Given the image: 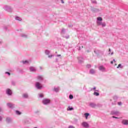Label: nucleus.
I'll return each mask as SVG.
<instances>
[{"mask_svg":"<svg viewBox=\"0 0 128 128\" xmlns=\"http://www.w3.org/2000/svg\"><path fill=\"white\" fill-rule=\"evenodd\" d=\"M50 100L46 98L44 99L42 101L44 104H50Z\"/></svg>","mask_w":128,"mask_h":128,"instance_id":"nucleus-2","label":"nucleus"},{"mask_svg":"<svg viewBox=\"0 0 128 128\" xmlns=\"http://www.w3.org/2000/svg\"><path fill=\"white\" fill-rule=\"evenodd\" d=\"M118 104L119 106H120V104H122V102H118Z\"/></svg>","mask_w":128,"mask_h":128,"instance_id":"nucleus-28","label":"nucleus"},{"mask_svg":"<svg viewBox=\"0 0 128 128\" xmlns=\"http://www.w3.org/2000/svg\"><path fill=\"white\" fill-rule=\"evenodd\" d=\"M109 52H110V48H109Z\"/></svg>","mask_w":128,"mask_h":128,"instance_id":"nucleus-38","label":"nucleus"},{"mask_svg":"<svg viewBox=\"0 0 128 128\" xmlns=\"http://www.w3.org/2000/svg\"><path fill=\"white\" fill-rule=\"evenodd\" d=\"M57 56H60V54L57 55Z\"/></svg>","mask_w":128,"mask_h":128,"instance_id":"nucleus-33","label":"nucleus"},{"mask_svg":"<svg viewBox=\"0 0 128 128\" xmlns=\"http://www.w3.org/2000/svg\"><path fill=\"white\" fill-rule=\"evenodd\" d=\"M16 113L18 114H20V111H16Z\"/></svg>","mask_w":128,"mask_h":128,"instance_id":"nucleus-24","label":"nucleus"},{"mask_svg":"<svg viewBox=\"0 0 128 128\" xmlns=\"http://www.w3.org/2000/svg\"><path fill=\"white\" fill-rule=\"evenodd\" d=\"M0 112H2V109L0 108Z\"/></svg>","mask_w":128,"mask_h":128,"instance_id":"nucleus-36","label":"nucleus"},{"mask_svg":"<svg viewBox=\"0 0 128 128\" xmlns=\"http://www.w3.org/2000/svg\"><path fill=\"white\" fill-rule=\"evenodd\" d=\"M121 66H122V64H119L118 65V66H117V68H122Z\"/></svg>","mask_w":128,"mask_h":128,"instance_id":"nucleus-23","label":"nucleus"},{"mask_svg":"<svg viewBox=\"0 0 128 128\" xmlns=\"http://www.w3.org/2000/svg\"><path fill=\"white\" fill-rule=\"evenodd\" d=\"M61 2H62V4H64V0H61Z\"/></svg>","mask_w":128,"mask_h":128,"instance_id":"nucleus-29","label":"nucleus"},{"mask_svg":"<svg viewBox=\"0 0 128 128\" xmlns=\"http://www.w3.org/2000/svg\"><path fill=\"white\" fill-rule=\"evenodd\" d=\"M94 72H96L92 69L90 70V74H94Z\"/></svg>","mask_w":128,"mask_h":128,"instance_id":"nucleus-14","label":"nucleus"},{"mask_svg":"<svg viewBox=\"0 0 128 128\" xmlns=\"http://www.w3.org/2000/svg\"><path fill=\"white\" fill-rule=\"evenodd\" d=\"M52 56H54V55H50L48 56V58H52Z\"/></svg>","mask_w":128,"mask_h":128,"instance_id":"nucleus-25","label":"nucleus"},{"mask_svg":"<svg viewBox=\"0 0 128 128\" xmlns=\"http://www.w3.org/2000/svg\"><path fill=\"white\" fill-rule=\"evenodd\" d=\"M94 96H100V93H98V92H94Z\"/></svg>","mask_w":128,"mask_h":128,"instance_id":"nucleus-13","label":"nucleus"},{"mask_svg":"<svg viewBox=\"0 0 128 128\" xmlns=\"http://www.w3.org/2000/svg\"><path fill=\"white\" fill-rule=\"evenodd\" d=\"M6 94H8V96H12V90H10V89H7Z\"/></svg>","mask_w":128,"mask_h":128,"instance_id":"nucleus-4","label":"nucleus"},{"mask_svg":"<svg viewBox=\"0 0 128 128\" xmlns=\"http://www.w3.org/2000/svg\"><path fill=\"white\" fill-rule=\"evenodd\" d=\"M74 110V108H70V107H68V110Z\"/></svg>","mask_w":128,"mask_h":128,"instance_id":"nucleus-19","label":"nucleus"},{"mask_svg":"<svg viewBox=\"0 0 128 128\" xmlns=\"http://www.w3.org/2000/svg\"><path fill=\"white\" fill-rule=\"evenodd\" d=\"M96 22H97L98 26H101V24L102 23V21H97Z\"/></svg>","mask_w":128,"mask_h":128,"instance_id":"nucleus-9","label":"nucleus"},{"mask_svg":"<svg viewBox=\"0 0 128 128\" xmlns=\"http://www.w3.org/2000/svg\"><path fill=\"white\" fill-rule=\"evenodd\" d=\"M39 96H40V98H44V94H39Z\"/></svg>","mask_w":128,"mask_h":128,"instance_id":"nucleus-21","label":"nucleus"},{"mask_svg":"<svg viewBox=\"0 0 128 128\" xmlns=\"http://www.w3.org/2000/svg\"><path fill=\"white\" fill-rule=\"evenodd\" d=\"M2 117H1V116H0V120H2Z\"/></svg>","mask_w":128,"mask_h":128,"instance_id":"nucleus-34","label":"nucleus"},{"mask_svg":"<svg viewBox=\"0 0 128 128\" xmlns=\"http://www.w3.org/2000/svg\"><path fill=\"white\" fill-rule=\"evenodd\" d=\"M99 69L100 70H104V66H100Z\"/></svg>","mask_w":128,"mask_h":128,"instance_id":"nucleus-10","label":"nucleus"},{"mask_svg":"<svg viewBox=\"0 0 128 128\" xmlns=\"http://www.w3.org/2000/svg\"><path fill=\"white\" fill-rule=\"evenodd\" d=\"M68 128H74L73 126H69Z\"/></svg>","mask_w":128,"mask_h":128,"instance_id":"nucleus-27","label":"nucleus"},{"mask_svg":"<svg viewBox=\"0 0 128 128\" xmlns=\"http://www.w3.org/2000/svg\"><path fill=\"white\" fill-rule=\"evenodd\" d=\"M7 105L8 106H9V108H12V106H14V105L10 103L7 104Z\"/></svg>","mask_w":128,"mask_h":128,"instance_id":"nucleus-15","label":"nucleus"},{"mask_svg":"<svg viewBox=\"0 0 128 128\" xmlns=\"http://www.w3.org/2000/svg\"><path fill=\"white\" fill-rule=\"evenodd\" d=\"M6 74H8V76H10V73L9 72H6Z\"/></svg>","mask_w":128,"mask_h":128,"instance_id":"nucleus-26","label":"nucleus"},{"mask_svg":"<svg viewBox=\"0 0 128 128\" xmlns=\"http://www.w3.org/2000/svg\"><path fill=\"white\" fill-rule=\"evenodd\" d=\"M101 26H102V28L106 26V23L102 22V24H101Z\"/></svg>","mask_w":128,"mask_h":128,"instance_id":"nucleus-20","label":"nucleus"},{"mask_svg":"<svg viewBox=\"0 0 128 128\" xmlns=\"http://www.w3.org/2000/svg\"><path fill=\"white\" fill-rule=\"evenodd\" d=\"M94 90H96V87H94Z\"/></svg>","mask_w":128,"mask_h":128,"instance_id":"nucleus-32","label":"nucleus"},{"mask_svg":"<svg viewBox=\"0 0 128 128\" xmlns=\"http://www.w3.org/2000/svg\"><path fill=\"white\" fill-rule=\"evenodd\" d=\"M38 78L39 80H42V76H38Z\"/></svg>","mask_w":128,"mask_h":128,"instance_id":"nucleus-22","label":"nucleus"},{"mask_svg":"<svg viewBox=\"0 0 128 128\" xmlns=\"http://www.w3.org/2000/svg\"><path fill=\"white\" fill-rule=\"evenodd\" d=\"M48 52V50H46V52Z\"/></svg>","mask_w":128,"mask_h":128,"instance_id":"nucleus-37","label":"nucleus"},{"mask_svg":"<svg viewBox=\"0 0 128 128\" xmlns=\"http://www.w3.org/2000/svg\"><path fill=\"white\" fill-rule=\"evenodd\" d=\"M22 96L24 98H28V96L26 94H23Z\"/></svg>","mask_w":128,"mask_h":128,"instance_id":"nucleus-7","label":"nucleus"},{"mask_svg":"<svg viewBox=\"0 0 128 128\" xmlns=\"http://www.w3.org/2000/svg\"><path fill=\"white\" fill-rule=\"evenodd\" d=\"M122 124L126 126L128 125V120H123L122 121Z\"/></svg>","mask_w":128,"mask_h":128,"instance_id":"nucleus-5","label":"nucleus"},{"mask_svg":"<svg viewBox=\"0 0 128 128\" xmlns=\"http://www.w3.org/2000/svg\"><path fill=\"white\" fill-rule=\"evenodd\" d=\"M22 62H23L24 64H28V60L22 61Z\"/></svg>","mask_w":128,"mask_h":128,"instance_id":"nucleus-16","label":"nucleus"},{"mask_svg":"<svg viewBox=\"0 0 128 128\" xmlns=\"http://www.w3.org/2000/svg\"><path fill=\"white\" fill-rule=\"evenodd\" d=\"M82 126H84V128H88V124L86 122H83Z\"/></svg>","mask_w":128,"mask_h":128,"instance_id":"nucleus-3","label":"nucleus"},{"mask_svg":"<svg viewBox=\"0 0 128 128\" xmlns=\"http://www.w3.org/2000/svg\"><path fill=\"white\" fill-rule=\"evenodd\" d=\"M30 70H32V69H30Z\"/></svg>","mask_w":128,"mask_h":128,"instance_id":"nucleus-40","label":"nucleus"},{"mask_svg":"<svg viewBox=\"0 0 128 128\" xmlns=\"http://www.w3.org/2000/svg\"><path fill=\"white\" fill-rule=\"evenodd\" d=\"M16 20H22V18H20L18 17V16H17L16 18Z\"/></svg>","mask_w":128,"mask_h":128,"instance_id":"nucleus-17","label":"nucleus"},{"mask_svg":"<svg viewBox=\"0 0 128 128\" xmlns=\"http://www.w3.org/2000/svg\"><path fill=\"white\" fill-rule=\"evenodd\" d=\"M112 118H118L116 117V116H112Z\"/></svg>","mask_w":128,"mask_h":128,"instance_id":"nucleus-30","label":"nucleus"},{"mask_svg":"<svg viewBox=\"0 0 128 128\" xmlns=\"http://www.w3.org/2000/svg\"><path fill=\"white\" fill-rule=\"evenodd\" d=\"M36 86L38 90H42V85L38 82L36 83Z\"/></svg>","mask_w":128,"mask_h":128,"instance_id":"nucleus-1","label":"nucleus"},{"mask_svg":"<svg viewBox=\"0 0 128 128\" xmlns=\"http://www.w3.org/2000/svg\"><path fill=\"white\" fill-rule=\"evenodd\" d=\"M102 17L97 18V22H102Z\"/></svg>","mask_w":128,"mask_h":128,"instance_id":"nucleus-8","label":"nucleus"},{"mask_svg":"<svg viewBox=\"0 0 128 128\" xmlns=\"http://www.w3.org/2000/svg\"><path fill=\"white\" fill-rule=\"evenodd\" d=\"M82 48H84V46H82Z\"/></svg>","mask_w":128,"mask_h":128,"instance_id":"nucleus-39","label":"nucleus"},{"mask_svg":"<svg viewBox=\"0 0 128 128\" xmlns=\"http://www.w3.org/2000/svg\"><path fill=\"white\" fill-rule=\"evenodd\" d=\"M114 62H116V60H114Z\"/></svg>","mask_w":128,"mask_h":128,"instance_id":"nucleus-35","label":"nucleus"},{"mask_svg":"<svg viewBox=\"0 0 128 128\" xmlns=\"http://www.w3.org/2000/svg\"><path fill=\"white\" fill-rule=\"evenodd\" d=\"M110 64H114V62L113 61H111L110 62Z\"/></svg>","mask_w":128,"mask_h":128,"instance_id":"nucleus-31","label":"nucleus"},{"mask_svg":"<svg viewBox=\"0 0 128 128\" xmlns=\"http://www.w3.org/2000/svg\"><path fill=\"white\" fill-rule=\"evenodd\" d=\"M54 91L56 92H60V88H54Z\"/></svg>","mask_w":128,"mask_h":128,"instance_id":"nucleus-11","label":"nucleus"},{"mask_svg":"<svg viewBox=\"0 0 128 128\" xmlns=\"http://www.w3.org/2000/svg\"><path fill=\"white\" fill-rule=\"evenodd\" d=\"M90 106L91 108H96V105L94 103H90Z\"/></svg>","mask_w":128,"mask_h":128,"instance_id":"nucleus-6","label":"nucleus"},{"mask_svg":"<svg viewBox=\"0 0 128 128\" xmlns=\"http://www.w3.org/2000/svg\"><path fill=\"white\" fill-rule=\"evenodd\" d=\"M69 98L70 100H72L74 98V96L72 94L70 95Z\"/></svg>","mask_w":128,"mask_h":128,"instance_id":"nucleus-18","label":"nucleus"},{"mask_svg":"<svg viewBox=\"0 0 128 128\" xmlns=\"http://www.w3.org/2000/svg\"><path fill=\"white\" fill-rule=\"evenodd\" d=\"M84 116H85L86 120H88V116H90V114H88V113H85L84 114Z\"/></svg>","mask_w":128,"mask_h":128,"instance_id":"nucleus-12","label":"nucleus"}]
</instances>
